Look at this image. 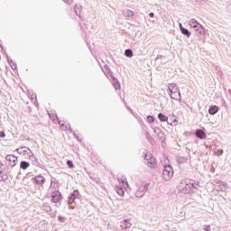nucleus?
Returning a JSON list of instances; mask_svg holds the SVG:
<instances>
[{"label":"nucleus","mask_w":231,"mask_h":231,"mask_svg":"<svg viewBox=\"0 0 231 231\" xmlns=\"http://www.w3.org/2000/svg\"><path fill=\"white\" fill-rule=\"evenodd\" d=\"M196 136L200 140H205V138H207V134H205V132H203V130H197Z\"/></svg>","instance_id":"f3484780"},{"label":"nucleus","mask_w":231,"mask_h":231,"mask_svg":"<svg viewBox=\"0 0 231 231\" xmlns=\"http://www.w3.org/2000/svg\"><path fill=\"white\" fill-rule=\"evenodd\" d=\"M50 118L52 120V122H55V119L57 118V116L49 114Z\"/></svg>","instance_id":"2f4dec72"},{"label":"nucleus","mask_w":231,"mask_h":231,"mask_svg":"<svg viewBox=\"0 0 231 231\" xmlns=\"http://www.w3.org/2000/svg\"><path fill=\"white\" fill-rule=\"evenodd\" d=\"M168 94L172 100L181 101V93L180 92V88L176 83H169L168 86Z\"/></svg>","instance_id":"f257e3e1"},{"label":"nucleus","mask_w":231,"mask_h":231,"mask_svg":"<svg viewBox=\"0 0 231 231\" xmlns=\"http://www.w3.org/2000/svg\"><path fill=\"white\" fill-rule=\"evenodd\" d=\"M149 17H154V13H150Z\"/></svg>","instance_id":"c9c22d12"},{"label":"nucleus","mask_w":231,"mask_h":231,"mask_svg":"<svg viewBox=\"0 0 231 231\" xmlns=\"http://www.w3.org/2000/svg\"><path fill=\"white\" fill-rule=\"evenodd\" d=\"M123 16L125 17V19H134V12L130 9H125L123 11Z\"/></svg>","instance_id":"f8f14e48"},{"label":"nucleus","mask_w":231,"mask_h":231,"mask_svg":"<svg viewBox=\"0 0 231 231\" xmlns=\"http://www.w3.org/2000/svg\"><path fill=\"white\" fill-rule=\"evenodd\" d=\"M204 231H210V226H206L204 228Z\"/></svg>","instance_id":"473e14b6"},{"label":"nucleus","mask_w":231,"mask_h":231,"mask_svg":"<svg viewBox=\"0 0 231 231\" xmlns=\"http://www.w3.org/2000/svg\"><path fill=\"white\" fill-rule=\"evenodd\" d=\"M5 132H0V138H5Z\"/></svg>","instance_id":"72a5a7b5"},{"label":"nucleus","mask_w":231,"mask_h":231,"mask_svg":"<svg viewBox=\"0 0 231 231\" xmlns=\"http://www.w3.org/2000/svg\"><path fill=\"white\" fill-rule=\"evenodd\" d=\"M178 162H179V163H186L187 158H185V157H180V158L178 159Z\"/></svg>","instance_id":"a878e982"},{"label":"nucleus","mask_w":231,"mask_h":231,"mask_svg":"<svg viewBox=\"0 0 231 231\" xmlns=\"http://www.w3.org/2000/svg\"><path fill=\"white\" fill-rule=\"evenodd\" d=\"M153 133L156 134V136L159 138V140H161L162 142H163V140H165V134L163 133V131H162V129H160L159 127H155L153 128Z\"/></svg>","instance_id":"9d476101"},{"label":"nucleus","mask_w":231,"mask_h":231,"mask_svg":"<svg viewBox=\"0 0 231 231\" xmlns=\"http://www.w3.org/2000/svg\"><path fill=\"white\" fill-rule=\"evenodd\" d=\"M217 111H219V107L217 106H211L208 110L209 115H216V113H217Z\"/></svg>","instance_id":"6ab92c4d"},{"label":"nucleus","mask_w":231,"mask_h":231,"mask_svg":"<svg viewBox=\"0 0 231 231\" xmlns=\"http://www.w3.org/2000/svg\"><path fill=\"white\" fill-rule=\"evenodd\" d=\"M125 57H133V51L131 49H127L125 51Z\"/></svg>","instance_id":"5701e85b"},{"label":"nucleus","mask_w":231,"mask_h":231,"mask_svg":"<svg viewBox=\"0 0 231 231\" xmlns=\"http://www.w3.org/2000/svg\"><path fill=\"white\" fill-rule=\"evenodd\" d=\"M28 167H30V163L29 162H24V161L21 162L20 168H22L23 171H26V169H28Z\"/></svg>","instance_id":"aec40b11"},{"label":"nucleus","mask_w":231,"mask_h":231,"mask_svg":"<svg viewBox=\"0 0 231 231\" xmlns=\"http://www.w3.org/2000/svg\"><path fill=\"white\" fill-rule=\"evenodd\" d=\"M51 201L52 203H59L60 201V192L55 190L51 193Z\"/></svg>","instance_id":"ddd939ff"},{"label":"nucleus","mask_w":231,"mask_h":231,"mask_svg":"<svg viewBox=\"0 0 231 231\" xmlns=\"http://www.w3.org/2000/svg\"><path fill=\"white\" fill-rule=\"evenodd\" d=\"M194 188V183L189 180H181L178 186L180 192L182 194H190V192H192V189Z\"/></svg>","instance_id":"20e7f679"},{"label":"nucleus","mask_w":231,"mask_h":231,"mask_svg":"<svg viewBox=\"0 0 231 231\" xmlns=\"http://www.w3.org/2000/svg\"><path fill=\"white\" fill-rule=\"evenodd\" d=\"M79 198V190H74L69 199V205H72L75 202V199Z\"/></svg>","instance_id":"4468645a"},{"label":"nucleus","mask_w":231,"mask_h":231,"mask_svg":"<svg viewBox=\"0 0 231 231\" xmlns=\"http://www.w3.org/2000/svg\"><path fill=\"white\" fill-rule=\"evenodd\" d=\"M179 28H180L182 35H186L187 37H190V35H192V33L189 32V31L188 29H185V27H183V24L179 23Z\"/></svg>","instance_id":"dca6fc26"},{"label":"nucleus","mask_w":231,"mask_h":231,"mask_svg":"<svg viewBox=\"0 0 231 231\" xmlns=\"http://www.w3.org/2000/svg\"><path fill=\"white\" fill-rule=\"evenodd\" d=\"M67 165H68V167H69V169H73V167H75V166L73 165V162H71V161H67Z\"/></svg>","instance_id":"c85d7f7f"},{"label":"nucleus","mask_w":231,"mask_h":231,"mask_svg":"<svg viewBox=\"0 0 231 231\" xmlns=\"http://www.w3.org/2000/svg\"><path fill=\"white\" fill-rule=\"evenodd\" d=\"M43 210L46 212H51V207L49 204H43Z\"/></svg>","instance_id":"b1692460"},{"label":"nucleus","mask_w":231,"mask_h":231,"mask_svg":"<svg viewBox=\"0 0 231 231\" xmlns=\"http://www.w3.org/2000/svg\"><path fill=\"white\" fill-rule=\"evenodd\" d=\"M158 118L160 122H167L169 120V117L162 113L158 115Z\"/></svg>","instance_id":"a211bd4d"},{"label":"nucleus","mask_w":231,"mask_h":231,"mask_svg":"<svg viewBox=\"0 0 231 231\" xmlns=\"http://www.w3.org/2000/svg\"><path fill=\"white\" fill-rule=\"evenodd\" d=\"M65 3H68V5H71V3H73V0H64Z\"/></svg>","instance_id":"f704fd0d"},{"label":"nucleus","mask_w":231,"mask_h":231,"mask_svg":"<svg viewBox=\"0 0 231 231\" xmlns=\"http://www.w3.org/2000/svg\"><path fill=\"white\" fill-rule=\"evenodd\" d=\"M62 131H68V126L64 125V124H60V122H59Z\"/></svg>","instance_id":"c756f323"},{"label":"nucleus","mask_w":231,"mask_h":231,"mask_svg":"<svg viewBox=\"0 0 231 231\" xmlns=\"http://www.w3.org/2000/svg\"><path fill=\"white\" fill-rule=\"evenodd\" d=\"M169 125H178V119H174L172 123H168Z\"/></svg>","instance_id":"7c9ffc66"},{"label":"nucleus","mask_w":231,"mask_h":231,"mask_svg":"<svg viewBox=\"0 0 231 231\" xmlns=\"http://www.w3.org/2000/svg\"><path fill=\"white\" fill-rule=\"evenodd\" d=\"M226 189H228V183L226 182H221L216 186L217 192H226Z\"/></svg>","instance_id":"9b49d317"},{"label":"nucleus","mask_w":231,"mask_h":231,"mask_svg":"<svg viewBox=\"0 0 231 231\" xmlns=\"http://www.w3.org/2000/svg\"><path fill=\"white\" fill-rule=\"evenodd\" d=\"M16 151L19 154H23V156H24L26 160L32 161V165H37V158L35 157V154H33V152L30 150V148L21 147L18 148Z\"/></svg>","instance_id":"f03ea898"},{"label":"nucleus","mask_w":231,"mask_h":231,"mask_svg":"<svg viewBox=\"0 0 231 231\" xmlns=\"http://www.w3.org/2000/svg\"><path fill=\"white\" fill-rule=\"evenodd\" d=\"M147 122H148L149 124H152V122H154V116H147Z\"/></svg>","instance_id":"393cba45"},{"label":"nucleus","mask_w":231,"mask_h":231,"mask_svg":"<svg viewBox=\"0 0 231 231\" xmlns=\"http://www.w3.org/2000/svg\"><path fill=\"white\" fill-rule=\"evenodd\" d=\"M1 169H3V163L0 162V174H1Z\"/></svg>","instance_id":"e433bc0d"},{"label":"nucleus","mask_w":231,"mask_h":231,"mask_svg":"<svg viewBox=\"0 0 231 231\" xmlns=\"http://www.w3.org/2000/svg\"><path fill=\"white\" fill-rule=\"evenodd\" d=\"M0 59H1V56H0Z\"/></svg>","instance_id":"58836bf2"},{"label":"nucleus","mask_w":231,"mask_h":231,"mask_svg":"<svg viewBox=\"0 0 231 231\" xmlns=\"http://www.w3.org/2000/svg\"><path fill=\"white\" fill-rule=\"evenodd\" d=\"M34 181L37 185H43L44 181H46V179L42 175H37L34 177Z\"/></svg>","instance_id":"2eb2a0df"},{"label":"nucleus","mask_w":231,"mask_h":231,"mask_svg":"<svg viewBox=\"0 0 231 231\" xmlns=\"http://www.w3.org/2000/svg\"><path fill=\"white\" fill-rule=\"evenodd\" d=\"M117 180L119 184L116 186V190L121 198H124L125 196V190H127V188L129 187V183H127V180L124 177H118Z\"/></svg>","instance_id":"7ed1b4c3"},{"label":"nucleus","mask_w":231,"mask_h":231,"mask_svg":"<svg viewBox=\"0 0 231 231\" xmlns=\"http://www.w3.org/2000/svg\"><path fill=\"white\" fill-rule=\"evenodd\" d=\"M113 86L115 88V89H120V82H118V79H113Z\"/></svg>","instance_id":"412c9836"},{"label":"nucleus","mask_w":231,"mask_h":231,"mask_svg":"<svg viewBox=\"0 0 231 231\" xmlns=\"http://www.w3.org/2000/svg\"><path fill=\"white\" fill-rule=\"evenodd\" d=\"M7 60L9 63L12 62V60H10V58H8V56H7Z\"/></svg>","instance_id":"4c0bfd02"},{"label":"nucleus","mask_w":231,"mask_h":231,"mask_svg":"<svg viewBox=\"0 0 231 231\" xmlns=\"http://www.w3.org/2000/svg\"><path fill=\"white\" fill-rule=\"evenodd\" d=\"M172 176H174V170H172V166H164L162 179L165 180V181H171V180H172Z\"/></svg>","instance_id":"423d86ee"},{"label":"nucleus","mask_w":231,"mask_h":231,"mask_svg":"<svg viewBox=\"0 0 231 231\" xmlns=\"http://www.w3.org/2000/svg\"><path fill=\"white\" fill-rule=\"evenodd\" d=\"M215 154H217V156H221V154H223V149L216 150Z\"/></svg>","instance_id":"cd10ccee"},{"label":"nucleus","mask_w":231,"mask_h":231,"mask_svg":"<svg viewBox=\"0 0 231 231\" xmlns=\"http://www.w3.org/2000/svg\"><path fill=\"white\" fill-rule=\"evenodd\" d=\"M58 221H60V223H66V217L60 216L58 217Z\"/></svg>","instance_id":"bb28decb"},{"label":"nucleus","mask_w":231,"mask_h":231,"mask_svg":"<svg viewBox=\"0 0 231 231\" xmlns=\"http://www.w3.org/2000/svg\"><path fill=\"white\" fill-rule=\"evenodd\" d=\"M5 160L8 163V165H10L11 167H15L16 163H17V157L14 154H8L5 157Z\"/></svg>","instance_id":"1a4fd4ad"},{"label":"nucleus","mask_w":231,"mask_h":231,"mask_svg":"<svg viewBox=\"0 0 231 231\" xmlns=\"http://www.w3.org/2000/svg\"><path fill=\"white\" fill-rule=\"evenodd\" d=\"M123 225H125V228H131V226H132L133 224H131V222H129V220L125 219V220L123 221Z\"/></svg>","instance_id":"4be33fe9"},{"label":"nucleus","mask_w":231,"mask_h":231,"mask_svg":"<svg viewBox=\"0 0 231 231\" xmlns=\"http://www.w3.org/2000/svg\"><path fill=\"white\" fill-rule=\"evenodd\" d=\"M145 163L150 169H156V158L152 156V153H146L144 156Z\"/></svg>","instance_id":"0eeeda50"},{"label":"nucleus","mask_w":231,"mask_h":231,"mask_svg":"<svg viewBox=\"0 0 231 231\" xmlns=\"http://www.w3.org/2000/svg\"><path fill=\"white\" fill-rule=\"evenodd\" d=\"M189 26H190V28H193L195 32H198L199 35H205V28L196 19H190L189 21Z\"/></svg>","instance_id":"39448f33"},{"label":"nucleus","mask_w":231,"mask_h":231,"mask_svg":"<svg viewBox=\"0 0 231 231\" xmlns=\"http://www.w3.org/2000/svg\"><path fill=\"white\" fill-rule=\"evenodd\" d=\"M149 189V184H144L139 187L138 190L135 192V198H142L145 196V192Z\"/></svg>","instance_id":"6e6552de"}]
</instances>
